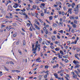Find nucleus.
<instances>
[{
	"mask_svg": "<svg viewBox=\"0 0 80 80\" xmlns=\"http://www.w3.org/2000/svg\"><path fill=\"white\" fill-rule=\"evenodd\" d=\"M9 63H10V64H12V65H14V63L12 61H10L9 62Z\"/></svg>",
	"mask_w": 80,
	"mask_h": 80,
	"instance_id": "nucleus-50",
	"label": "nucleus"
},
{
	"mask_svg": "<svg viewBox=\"0 0 80 80\" xmlns=\"http://www.w3.org/2000/svg\"><path fill=\"white\" fill-rule=\"evenodd\" d=\"M38 20H39V21H40V23H43V21H42V19H38Z\"/></svg>",
	"mask_w": 80,
	"mask_h": 80,
	"instance_id": "nucleus-38",
	"label": "nucleus"
},
{
	"mask_svg": "<svg viewBox=\"0 0 80 80\" xmlns=\"http://www.w3.org/2000/svg\"><path fill=\"white\" fill-rule=\"evenodd\" d=\"M53 7H58V5L57 4H54Z\"/></svg>",
	"mask_w": 80,
	"mask_h": 80,
	"instance_id": "nucleus-59",
	"label": "nucleus"
},
{
	"mask_svg": "<svg viewBox=\"0 0 80 80\" xmlns=\"http://www.w3.org/2000/svg\"><path fill=\"white\" fill-rule=\"evenodd\" d=\"M80 4H78L76 6V7L74 9V11L75 12V14H78V11L79 9H78V8H80Z\"/></svg>",
	"mask_w": 80,
	"mask_h": 80,
	"instance_id": "nucleus-2",
	"label": "nucleus"
},
{
	"mask_svg": "<svg viewBox=\"0 0 80 80\" xmlns=\"http://www.w3.org/2000/svg\"><path fill=\"white\" fill-rule=\"evenodd\" d=\"M37 6H36V5H34L33 6H32V8H33L34 9V10H35V9H36V8H37Z\"/></svg>",
	"mask_w": 80,
	"mask_h": 80,
	"instance_id": "nucleus-25",
	"label": "nucleus"
},
{
	"mask_svg": "<svg viewBox=\"0 0 80 80\" xmlns=\"http://www.w3.org/2000/svg\"><path fill=\"white\" fill-rule=\"evenodd\" d=\"M20 10H21V9H16V11H20Z\"/></svg>",
	"mask_w": 80,
	"mask_h": 80,
	"instance_id": "nucleus-62",
	"label": "nucleus"
},
{
	"mask_svg": "<svg viewBox=\"0 0 80 80\" xmlns=\"http://www.w3.org/2000/svg\"><path fill=\"white\" fill-rule=\"evenodd\" d=\"M48 76V75H47V74H46L45 76H44V78H47Z\"/></svg>",
	"mask_w": 80,
	"mask_h": 80,
	"instance_id": "nucleus-46",
	"label": "nucleus"
},
{
	"mask_svg": "<svg viewBox=\"0 0 80 80\" xmlns=\"http://www.w3.org/2000/svg\"><path fill=\"white\" fill-rule=\"evenodd\" d=\"M27 26L29 27L30 26V24L29 23H27Z\"/></svg>",
	"mask_w": 80,
	"mask_h": 80,
	"instance_id": "nucleus-57",
	"label": "nucleus"
},
{
	"mask_svg": "<svg viewBox=\"0 0 80 80\" xmlns=\"http://www.w3.org/2000/svg\"><path fill=\"white\" fill-rule=\"evenodd\" d=\"M7 2L8 3H12V1L10 0H8Z\"/></svg>",
	"mask_w": 80,
	"mask_h": 80,
	"instance_id": "nucleus-63",
	"label": "nucleus"
},
{
	"mask_svg": "<svg viewBox=\"0 0 80 80\" xmlns=\"http://www.w3.org/2000/svg\"><path fill=\"white\" fill-rule=\"evenodd\" d=\"M66 5H68V7H70V6H71V4H69V3H67Z\"/></svg>",
	"mask_w": 80,
	"mask_h": 80,
	"instance_id": "nucleus-44",
	"label": "nucleus"
},
{
	"mask_svg": "<svg viewBox=\"0 0 80 80\" xmlns=\"http://www.w3.org/2000/svg\"><path fill=\"white\" fill-rule=\"evenodd\" d=\"M77 76L76 75H74L73 76V78L75 79H76V78H77Z\"/></svg>",
	"mask_w": 80,
	"mask_h": 80,
	"instance_id": "nucleus-26",
	"label": "nucleus"
},
{
	"mask_svg": "<svg viewBox=\"0 0 80 80\" xmlns=\"http://www.w3.org/2000/svg\"><path fill=\"white\" fill-rule=\"evenodd\" d=\"M64 62L66 63H67V62H68V59H65L64 60Z\"/></svg>",
	"mask_w": 80,
	"mask_h": 80,
	"instance_id": "nucleus-49",
	"label": "nucleus"
},
{
	"mask_svg": "<svg viewBox=\"0 0 80 80\" xmlns=\"http://www.w3.org/2000/svg\"><path fill=\"white\" fill-rule=\"evenodd\" d=\"M58 26L57 24L55 23H53V27H57Z\"/></svg>",
	"mask_w": 80,
	"mask_h": 80,
	"instance_id": "nucleus-21",
	"label": "nucleus"
},
{
	"mask_svg": "<svg viewBox=\"0 0 80 80\" xmlns=\"http://www.w3.org/2000/svg\"><path fill=\"white\" fill-rule=\"evenodd\" d=\"M76 51L77 52H80V48H76Z\"/></svg>",
	"mask_w": 80,
	"mask_h": 80,
	"instance_id": "nucleus-37",
	"label": "nucleus"
},
{
	"mask_svg": "<svg viewBox=\"0 0 80 80\" xmlns=\"http://www.w3.org/2000/svg\"><path fill=\"white\" fill-rule=\"evenodd\" d=\"M71 6L72 7V8H74V6H75V3L73 2L72 3V4L71 5Z\"/></svg>",
	"mask_w": 80,
	"mask_h": 80,
	"instance_id": "nucleus-17",
	"label": "nucleus"
},
{
	"mask_svg": "<svg viewBox=\"0 0 80 80\" xmlns=\"http://www.w3.org/2000/svg\"><path fill=\"white\" fill-rule=\"evenodd\" d=\"M26 10L28 11V10H30V8L29 7L27 8Z\"/></svg>",
	"mask_w": 80,
	"mask_h": 80,
	"instance_id": "nucleus-42",
	"label": "nucleus"
},
{
	"mask_svg": "<svg viewBox=\"0 0 80 80\" xmlns=\"http://www.w3.org/2000/svg\"><path fill=\"white\" fill-rule=\"evenodd\" d=\"M33 27V26H32V24H31V26H30L29 30L30 31H32V28Z\"/></svg>",
	"mask_w": 80,
	"mask_h": 80,
	"instance_id": "nucleus-20",
	"label": "nucleus"
},
{
	"mask_svg": "<svg viewBox=\"0 0 80 80\" xmlns=\"http://www.w3.org/2000/svg\"><path fill=\"white\" fill-rule=\"evenodd\" d=\"M70 20H72V19L73 20H74L75 18V17L74 16H72L70 17Z\"/></svg>",
	"mask_w": 80,
	"mask_h": 80,
	"instance_id": "nucleus-19",
	"label": "nucleus"
},
{
	"mask_svg": "<svg viewBox=\"0 0 80 80\" xmlns=\"http://www.w3.org/2000/svg\"><path fill=\"white\" fill-rule=\"evenodd\" d=\"M23 15L25 16L26 18H27V19L29 18V17H28V15H27V14H26V13H24V14H23Z\"/></svg>",
	"mask_w": 80,
	"mask_h": 80,
	"instance_id": "nucleus-15",
	"label": "nucleus"
},
{
	"mask_svg": "<svg viewBox=\"0 0 80 80\" xmlns=\"http://www.w3.org/2000/svg\"><path fill=\"white\" fill-rule=\"evenodd\" d=\"M40 60V58H39L36 60V62H38V63H40L42 62V61L40 60V61H39Z\"/></svg>",
	"mask_w": 80,
	"mask_h": 80,
	"instance_id": "nucleus-5",
	"label": "nucleus"
},
{
	"mask_svg": "<svg viewBox=\"0 0 80 80\" xmlns=\"http://www.w3.org/2000/svg\"><path fill=\"white\" fill-rule=\"evenodd\" d=\"M43 29L44 31H45V30H47V28H46V27H44L43 28Z\"/></svg>",
	"mask_w": 80,
	"mask_h": 80,
	"instance_id": "nucleus-64",
	"label": "nucleus"
},
{
	"mask_svg": "<svg viewBox=\"0 0 80 80\" xmlns=\"http://www.w3.org/2000/svg\"><path fill=\"white\" fill-rule=\"evenodd\" d=\"M29 3H33L32 0H29Z\"/></svg>",
	"mask_w": 80,
	"mask_h": 80,
	"instance_id": "nucleus-54",
	"label": "nucleus"
},
{
	"mask_svg": "<svg viewBox=\"0 0 80 80\" xmlns=\"http://www.w3.org/2000/svg\"><path fill=\"white\" fill-rule=\"evenodd\" d=\"M47 42H46V44L47 45H49V44L50 43V41L48 40H46Z\"/></svg>",
	"mask_w": 80,
	"mask_h": 80,
	"instance_id": "nucleus-8",
	"label": "nucleus"
},
{
	"mask_svg": "<svg viewBox=\"0 0 80 80\" xmlns=\"http://www.w3.org/2000/svg\"><path fill=\"white\" fill-rule=\"evenodd\" d=\"M13 37H17V33L13 34Z\"/></svg>",
	"mask_w": 80,
	"mask_h": 80,
	"instance_id": "nucleus-53",
	"label": "nucleus"
},
{
	"mask_svg": "<svg viewBox=\"0 0 80 80\" xmlns=\"http://www.w3.org/2000/svg\"><path fill=\"white\" fill-rule=\"evenodd\" d=\"M58 32H60V33H63V30H61L60 31H58Z\"/></svg>",
	"mask_w": 80,
	"mask_h": 80,
	"instance_id": "nucleus-40",
	"label": "nucleus"
},
{
	"mask_svg": "<svg viewBox=\"0 0 80 80\" xmlns=\"http://www.w3.org/2000/svg\"><path fill=\"white\" fill-rule=\"evenodd\" d=\"M62 23H63V22H59L60 25H62V26H63V25H62Z\"/></svg>",
	"mask_w": 80,
	"mask_h": 80,
	"instance_id": "nucleus-55",
	"label": "nucleus"
},
{
	"mask_svg": "<svg viewBox=\"0 0 80 80\" xmlns=\"http://www.w3.org/2000/svg\"><path fill=\"white\" fill-rule=\"evenodd\" d=\"M34 25L36 29H38V30H40V28H39V27H38V26H37V25H36V24H34Z\"/></svg>",
	"mask_w": 80,
	"mask_h": 80,
	"instance_id": "nucleus-6",
	"label": "nucleus"
},
{
	"mask_svg": "<svg viewBox=\"0 0 80 80\" xmlns=\"http://www.w3.org/2000/svg\"><path fill=\"white\" fill-rule=\"evenodd\" d=\"M26 10H25V8H23V10H21L20 11H21V12H25Z\"/></svg>",
	"mask_w": 80,
	"mask_h": 80,
	"instance_id": "nucleus-41",
	"label": "nucleus"
},
{
	"mask_svg": "<svg viewBox=\"0 0 80 80\" xmlns=\"http://www.w3.org/2000/svg\"><path fill=\"white\" fill-rule=\"evenodd\" d=\"M72 27H73V28H77V25L76 24H75V23H73V25H72Z\"/></svg>",
	"mask_w": 80,
	"mask_h": 80,
	"instance_id": "nucleus-24",
	"label": "nucleus"
},
{
	"mask_svg": "<svg viewBox=\"0 0 80 80\" xmlns=\"http://www.w3.org/2000/svg\"><path fill=\"white\" fill-rule=\"evenodd\" d=\"M44 13H47V7H44Z\"/></svg>",
	"mask_w": 80,
	"mask_h": 80,
	"instance_id": "nucleus-12",
	"label": "nucleus"
},
{
	"mask_svg": "<svg viewBox=\"0 0 80 80\" xmlns=\"http://www.w3.org/2000/svg\"><path fill=\"white\" fill-rule=\"evenodd\" d=\"M75 58H77V59H78V60H80V58H78V56H77L76 54H75Z\"/></svg>",
	"mask_w": 80,
	"mask_h": 80,
	"instance_id": "nucleus-39",
	"label": "nucleus"
},
{
	"mask_svg": "<svg viewBox=\"0 0 80 80\" xmlns=\"http://www.w3.org/2000/svg\"><path fill=\"white\" fill-rule=\"evenodd\" d=\"M68 55L63 56V58H68Z\"/></svg>",
	"mask_w": 80,
	"mask_h": 80,
	"instance_id": "nucleus-29",
	"label": "nucleus"
},
{
	"mask_svg": "<svg viewBox=\"0 0 80 80\" xmlns=\"http://www.w3.org/2000/svg\"><path fill=\"white\" fill-rule=\"evenodd\" d=\"M38 46V47H39L38 48V52H39V51H40V44H39Z\"/></svg>",
	"mask_w": 80,
	"mask_h": 80,
	"instance_id": "nucleus-23",
	"label": "nucleus"
},
{
	"mask_svg": "<svg viewBox=\"0 0 80 80\" xmlns=\"http://www.w3.org/2000/svg\"><path fill=\"white\" fill-rule=\"evenodd\" d=\"M44 67L45 68H48V65L45 66Z\"/></svg>",
	"mask_w": 80,
	"mask_h": 80,
	"instance_id": "nucleus-56",
	"label": "nucleus"
},
{
	"mask_svg": "<svg viewBox=\"0 0 80 80\" xmlns=\"http://www.w3.org/2000/svg\"><path fill=\"white\" fill-rule=\"evenodd\" d=\"M54 75L55 77L56 78L58 79V80H63V78H58V74H57V73H54Z\"/></svg>",
	"mask_w": 80,
	"mask_h": 80,
	"instance_id": "nucleus-3",
	"label": "nucleus"
},
{
	"mask_svg": "<svg viewBox=\"0 0 80 80\" xmlns=\"http://www.w3.org/2000/svg\"><path fill=\"white\" fill-rule=\"evenodd\" d=\"M35 24H37L38 25H40V23H39L36 20H35Z\"/></svg>",
	"mask_w": 80,
	"mask_h": 80,
	"instance_id": "nucleus-10",
	"label": "nucleus"
},
{
	"mask_svg": "<svg viewBox=\"0 0 80 80\" xmlns=\"http://www.w3.org/2000/svg\"><path fill=\"white\" fill-rule=\"evenodd\" d=\"M72 8H69L68 10V12L70 13V14H72Z\"/></svg>",
	"mask_w": 80,
	"mask_h": 80,
	"instance_id": "nucleus-9",
	"label": "nucleus"
},
{
	"mask_svg": "<svg viewBox=\"0 0 80 80\" xmlns=\"http://www.w3.org/2000/svg\"><path fill=\"white\" fill-rule=\"evenodd\" d=\"M15 72H17V73H20V71L18 70H16L15 71Z\"/></svg>",
	"mask_w": 80,
	"mask_h": 80,
	"instance_id": "nucleus-60",
	"label": "nucleus"
},
{
	"mask_svg": "<svg viewBox=\"0 0 80 80\" xmlns=\"http://www.w3.org/2000/svg\"><path fill=\"white\" fill-rule=\"evenodd\" d=\"M59 63L63 67H65V65L64 64H63L62 62H60Z\"/></svg>",
	"mask_w": 80,
	"mask_h": 80,
	"instance_id": "nucleus-16",
	"label": "nucleus"
},
{
	"mask_svg": "<svg viewBox=\"0 0 80 80\" xmlns=\"http://www.w3.org/2000/svg\"><path fill=\"white\" fill-rule=\"evenodd\" d=\"M80 67V65L79 64H77L74 68H79Z\"/></svg>",
	"mask_w": 80,
	"mask_h": 80,
	"instance_id": "nucleus-18",
	"label": "nucleus"
},
{
	"mask_svg": "<svg viewBox=\"0 0 80 80\" xmlns=\"http://www.w3.org/2000/svg\"><path fill=\"white\" fill-rule=\"evenodd\" d=\"M12 7L11 5L8 6V9H9L10 11L12 12V11H13V9H12Z\"/></svg>",
	"mask_w": 80,
	"mask_h": 80,
	"instance_id": "nucleus-4",
	"label": "nucleus"
},
{
	"mask_svg": "<svg viewBox=\"0 0 80 80\" xmlns=\"http://www.w3.org/2000/svg\"><path fill=\"white\" fill-rule=\"evenodd\" d=\"M32 51H34L33 52V53H34V54H35V53H36V51L37 50V48H38V46L37 45V44H36L35 47L34 48V47H35L34 43H32Z\"/></svg>",
	"mask_w": 80,
	"mask_h": 80,
	"instance_id": "nucleus-1",
	"label": "nucleus"
},
{
	"mask_svg": "<svg viewBox=\"0 0 80 80\" xmlns=\"http://www.w3.org/2000/svg\"><path fill=\"white\" fill-rule=\"evenodd\" d=\"M8 21H3L2 22L3 24H5V23H7Z\"/></svg>",
	"mask_w": 80,
	"mask_h": 80,
	"instance_id": "nucleus-30",
	"label": "nucleus"
},
{
	"mask_svg": "<svg viewBox=\"0 0 80 80\" xmlns=\"http://www.w3.org/2000/svg\"><path fill=\"white\" fill-rule=\"evenodd\" d=\"M74 23L75 24H78V21L76 20H75L74 21Z\"/></svg>",
	"mask_w": 80,
	"mask_h": 80,
	"instance_id": "nucleus-33",
	"label": "nucleus"
},
{
	"mask_svg": "<svg viewBox=\"0 0 80 80\" xmlns=\"http://www.w3.org/2000/svg\"><path fill=\"white\" fill-rule=\"evenodd\" d=\"M15 4L16 6H17V7H19L20 8L21 7V5H20V4H18L17 3H15Z\"/></svg>",
	"mask_w": 80,
	"mask_h": 80,
	"instance_id": "nucleus-22",
	"label": "nucleus"
},
{
	"mask_svg": "<svg viewBox=\"0 0 80 80\" xmlns=\"http://www.w3.org/2000/svg\"><path fill=\"white\" fill-rule=\"evenodd\" d=\"M49 20H53V17H52V16H50L49 17Z\"/></svg>",
	"mask_w": 80,
	"mask_h": 80,
	"instance_id": "nucleus-31",
	"label": "nucleus"
},
{
	"mask_svg": "<svg viewBox=\"0 0 80 80\" xmlns=\"http://www.w3.org/2000/svg\"><path fill=\"white\" fill-rule=\"evenodd\" d=\"M58 64H57L56 65L53 66V68H58Z\"/></svg>",
	"mask_w": 80,
	"mask_h": 80,
	"instance_id": "nucleus-11",
	"label": "nucleus"
},
{
	"mask_svg": "<svg viewBox=\"0 0 80 80\" xmlns=\"http://www.w3.org/2000/svg\"><path fill=\"white\" fill-rule=\"evenodd\" d=\"M55 50L56 51H59L60 50V48H57L55 49Z\"/></svg>",
	"mask_w": 80,
	"mask_h": 80,
	"instance_id": "nucleus-28",
	"label": "nucleus"
},
{
	"mask_svg": "<svg viewBox=\"0 0 80 80\" xmlns=\"http://www.w3.org/2000/svg\"><path fill=\"white\" fill-rule=\"evenodd\" d=\"M45 33L46 34H48V29H47V30H46V31L45 32Z\"/></svg>",
	"mask_w": 80,
	"mask_h": 80,
	"instance_id": "nucleus-34",
	"label": "nucleus"
},
{
	"mask_svg": "<svg viewBox=\"0 0 80 80\" xmlns=\"http://www.w3.org/2000/svg\"><path fill=\"white\" fill-rule=\"evenodd\" d=\"M7 28H8V31H10V30H11V29H13L14 28H8V27L7 26L6 27V29H7Z\"/></svg>",
	"mask_w": 80,
	"mask_h": 80,
	"instance_id": "nucleus-13",
	"label": "nucleus"
},
{
	"mask_svg": "<svg viewBox=\"0 0 80 80\" xmlns=\"http://www.w3.org/2000/svg\"><path fill=\"white\" fill-rule=\"evenodd\" d=\"M55 37H56L55 36H52L51 38L53 41H55V40H56Z\"/></svg>",
	"mask_w": 80,
	"mask_h": 80,
	"instance_id": "nucleus-7",
	"label": "nucleus"
},
{
	"mask_svg": "<svg viewBox=\"0 0 80 80\" xmlns=\"http://www.w3.org/2000/svg\"><path fill=\"white\" fill-rule=\"evenodd\" d=\"M41 5L42 7H45V4L44 3H41Z\"/></svg>",
	"mask_w": 80,
	"mask_h": 80,
	"instance_id": "nucleus-32",
	"label": "nucleus"
},
{
	"mask_svg": "<svg viewBox=\"0 0 80 80\" xmlns=\"http://www.w3.org/2000/svg\"><path fill=\"white\" fill-rule=\"evenodd\" d=\"M13 7L14 8H18V6H16V5H14L13 6Z\"/></svg>",
	"mask_w": 80,
	"mask_h": 80,
	"instance_id": "nucleus-48",
	"label": "nucleus"
},
{
	"mask_svg": "<svg viewBox=\"0 0 80 80\" xmlns=\"http://www.w3.org/2000/svg\"><path fill=\"white\" fill-rule=\"evenodd\" d=\"M4 68L7 71H8H8H9V69L7 68L5 66H4Z\"/></svg>",
	"mask_w": 80,
	"mask_h": 80,
	"instance_id": "nucleus-27",
	"label": "nucleus"
},
{
	"mask_svg": "<svg viewBox=\"0 0 80 80\" xmlns=\"http://www.w3.org/2000/svg\"><path fill=\"white\" fill-rule=\"evenodd\" d=\"M6 18H12V17H8V16H6Z\"/></svg>",
	"mask_w": 80,
	"mask_h": 80,
	"instance_id": "nucleus-36",
	"label": "nucleus"
},
{
	"mask_svg": "<svg viewBox=\"0 0 80 80\" xmlns=\"http://www.w3.org/2000/svg\"><path fill=\"white\" fill-rule=\"evenodd\" d=\"M60 53L62 54V55H63V51L60 50Z\"/></svg>",
	"mask_w": 80,
	"mask_h": 80,
	"instance_id": "nucleus-45",
	"label": "nucleus"
},
{
	"mask_svg": "<svg viewBox=\"0 0 80 80\" xmlns=\"http://www.w3.org/2000/svg\"><path fill=\"white\" fill-rule=\"evenodd\" d=\"M35 3H36L37 4H39V3H40L39 1V0H36L35 1Z\"/></svg>",
	"mask_w": 80,
	"mask_h": 80,
	"instance_id": "nucleus-14",
	"label": "nucleus"
},
{
	"mask_svg": "<svg viewBox=\"0 0 80 80\" xmlns=\"http://www.w3.org/2000/svg\"><path fill=\"white\" fill-rule=\"evenodd\" d=\"M75 72L77 74V75H78V74H79V73L78 72V71H75Z\"/></svg>",
	"mask_w": 80,
	"mask_h": 80,
	"instance_id": "nucleus-58",
	"label": "nucleus"
},
{
	"mask_svg": "<svg viewBox=\"0 0 80 80\" xmlns=\"http://www.w3.org/2000/svg\"><path fill=\"white\" fill-rule=\"evenodd\" d=\"M19 43H20V40H18L17 42L16 43V44L18 45L19 44Z\"/></svg>",
	"mask_w": 80,
	"mask_h": 80,
	"instance_id": "nucleus-35",
	"label": "nucleus"
},
{
	"mask_svg": "<svg viewBox=\"0 0 80 80\" xmlns=\"http://www.w3.org/2000/svg\"><path fill=\"white\" fill-rule=\"evenodd\" d=\"M58 45L59 46H60V47H61V48H62V49H63V47H62V45H60V44Z\"/></svg>",
	"mask_w": 80,
	"mask_h": 80,
	"instance_id": "nucleus-51",
	"label": "nucleus"
},
{
	"mask_svg": "<svg viewBox=\"0 0 80 80\" xmlns=\"http://www.w3.org/2000/svg\"><path fill=\"white\" fill-rule=\"evenodd\" d=\"M41 15L42 17H43L44 16V13H42L41 14Z\"/></svg>",
	"mask_w": 80,
	"mask_h": 80,
	"instance_id": "nucleus-52",
	"label": "nucleus"
},
{
	"mask_svg": "<svg viewBox=\"0 0 80 80\" xmlns=\"http://www.w3.org/2000/svg\"><path fill=\"white\" fill-rule=\"evenodd\" d=\"M5 27V25H2V26H1V28H3V27Z\"/></svg>",
	"mask_w": 80,
	"mask_h": 80,
	"instance_id": "nucleus-61",
	"label": "nucleus"
},
{
	"mask_svg": "<svg viewBox=\"0 0 80 80\" xmlns=\"http://www.w3.org/2000/svg\"><path fill=\"white\" fill-rule=\"evenodd\" d=\"M73 63H74V64H75L76 65V64H77V62L75 60H74L73 61Z\"/></svg>",
	"mask_w": 80,
	"mask_h": 80,
	"instance_id": "nucleus-47",
	"label": "nucleus"
},
{
	"mask_svg": "<svg viewBox=\"0 0 80 80\" xmlns=\"http://www.w3.org/2000/svg\"><path fill=\"white\" fill-rule=\"evenodd\" d=\"M3 75V74L2 73V72L0 71V77H2Z\"/></svg>",
	"mask_w": 80,
	"mask_h": 80,
	"instance_id": "nucleus-43",
	"label": "nucleus"
}]
</instances>
